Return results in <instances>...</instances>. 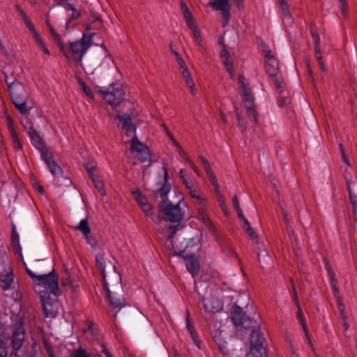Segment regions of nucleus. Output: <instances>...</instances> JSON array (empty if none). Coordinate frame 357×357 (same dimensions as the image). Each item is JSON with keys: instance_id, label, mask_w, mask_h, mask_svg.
I'll return each mask as SVG.
<instances>
[{"instance_id": "9", "label": "nucleus", "mask_w": 357, "mask_h": 357, "mask_svg": "<svg viewBox=\"0 0 357 357\" xmlns=\"http://www.w3.org/2000/svg\"><path fill=\"white\" fill-rule=\"evenodd\" d=\"M100 92L107 102L114 108L119 105L124 99V92L122 89L119 86L115 88L113 84L107 90H100Z\"/></svg>"}, {"instance_id": "20", "label": "nucleus", "mask_w": 357, "mask_h": 357, "mask_svg": "<svg viewBox=\"0 0 357 357\" xmlns=\"http://www.w3.org/2000/svg\"><path fill=\"white\" fill-rule=\"evenodd\" d=\"M183 79L185 80L186 86L190 89V92L192 95L195 94L196 89L195 87V83L191 77L190 73L188 70L186 65H183L182 67H179Z\"/></svg>"}, {"instance_id": "61", "label": "nucleus", "mask_w": 357, "mask_h": 357, "mask_svg": "<svg viewBox=\"0 0 357 357\" xmlns=\"http://www.w3.org/2000/svg\"><path fill=\"white\" fill-rule=\"evenodd\" d=\"M199 160H200V162H202V164L203 165V167H204V170L206 171V173L212 170L208 161L204 157L200 155Z\"/></svg>"}, {"instance_id": "62", "label": "nucleus", "mask_w": 357, "mask_h": 357, "mask_svg": "<svg viewBox=\"0 0 357 357\" xmlns=\"http://www.w3.org/2000/svg\"><path fill=\"white\" fill-rule=\"evenodd\" d=\"M339 147H340V152H341V155H342V158L343 160V161L347 164V166H349V167H351V163L349 161L347 155H346V153H345V151H344V146L342 145V144H339Z\"/></svg>"}, {"instance_id": "1", "label": "nucleus", "mask_w": 357, "mask_h": 357, "mask_svg": "<svg viewBox=\"0 0 357 357\" xmlns=\"http://www.w3.org/2000/svg\"><path fill=\"white\" fill-rule=\"evenodd\" d=\"M96 263L102 275L110 305L114 309H121L126 305V301L121 278L115 269L114 258L110 255L99 253L96 256Z\"/></svg>"}, {"instance_id": "39", "label": "nucleus", "mask_w": 357, "mask_h": 357, "mask_svg": "<svg viewBox=\"0 0 357 357\" xmlns=\"http://www.w3.org/2000/svg\"><path fill=\"white\" fill-rule=\"evenodd\" d=\"M179 177L182 180L183 184L188 189H191L193 187L192 181L188 177L186 171L181 169L179 172Z\"/></svg>"}, {"instance_id": "38", "label": "nucleus", "mask_w": 357, "mask_h": 357, "mask_svg": "<svg viewBox=\"0 0 357 357\" xmlns=\"http://www.w3.org/2000/svg\"><path fill=\"white\" fill-rule=\"evenodd\" d=\"M77 277L76 275H73L70 271L66 270L65 275L63 277L61 280L62 286H70L73 282L77 280Z\"/></svg>"}, {"instance_id": "33", "label": "nucleus", "mask_w": 357, "mask_h": 357, "mask_svg": "<svg viewBox=\"0 0 357 357\" xmlns=\"http://www.w3.org/2000/svg\"><path fill=\"white\" fill-rule=\"evenodd\" d=\"M245 109L248 116L255 125H257L258 112L256 109V105L245 107Z\"/></svg>"}, {"instance_id": "59", "label": "nucleus", "mask_w": 357, "mask_h": 357, "mask_svg": "<svg viewBox=\"0 0 357 357\" xmlns=\"http://www.w3.org/2000/svg\"><path fill=\"white\" fill-rule=\"evenodd\" d=\"M7 356L6 343L3 340H0V357H7Z\"/></svg>"}, {"instance_id": "50", "label": "nucleus", "mask_w": 357, "mask_h": 357, "mask_svg": "<svg viewBox=\"0 0 357 357\" xmlns=\"http://www.w3.org/2000/svg\"><path fill=\"white\" fill-rule=\"evenodd\" d=\"M220 10L222 11L221 22L222 24V26H225L229 23L230 16H231V14L229 12V8H225V9Z\"/></svg>"}, {"instance_id": "45", "label": "nucleus", "mask_w": 357, "mask_h": 357, "mask_svg": "<svg viewBox=\"0 0 357 357\" xmlns=\"http://www.w3.org/2000/svg\"><path fill=\"white\" fill-rule=\"evenodd\" d=\"M10 135L13 140V144L15 149H19L22 148L20 139L17 137V132L15 129L10 128Z\"/></svg>"}, {"instance_id": "55", "label": "nucleus", "mask_w": 357, "mask_h": 357, "mask_svg": "<svg viewBox=\"0 0 357 357\" xmlns=\"http://www.w3.org/2000/svg\"><path fill=\"white\" fill-rule=\"evenodd\" d=\"M223 63L227 68V70L232 77L234 76L233 62L229 60V58H225L224 59Z\"/></svg>"}, {"instance_id": "10", "label": "nucleus", "mask_w": 357, "mask_h": 357, "mask_svg": "<svg viewBox=\"0 0 357 357\" xmlns=\"http://www.w3.org/2000/svg\"><path fill=\"white\" fill-rule=\"evenodd\" d=\"M231 320L236 326L248 328L251 326V319L246 315L243 309L236 305L232 307Z\"/></svg>"}, {"instance_id": "54", "label": "nucleus", "mask_w": 357, "mask_h": 357, "mask_svg": "<svg viewBox=\"0 0 357 357\" xmlns=\"http://www.w3.org/2000/svg\"><path fill=\"white\" fill-rule=\"evenodd\" d=\"M33 37L35 38V40H36L37 43L38 44V45L42 48V50H43V52L46 54H50V52L48 50V49L47 48V47L45 45L44 43L43 42V40H41L40 36L38 35V33L33 34Z\"/></svg>"}, {"instance_id": "28", "label": "nucleus", "mask_w": 357, "mask_h": 357, "mask_svg": "<svg viewBox=\"0 0 357 357\" xmlns=\"http://www.w3.org/2000/svg\"><path fill=\"white\" fill-rule=\"evenodd\" d=\"M242 95L245 107L249 106H254L255 105L254 97L248 88L244 89V90L242 91Z\"/></svg>"}, {"instance_id": "35", "label": "nucleus", "mask_w": 357, "mask_h": 357, "mask_svg": "<svg viewBox=\"0 0 357 357\" xmlns=\"http://www.w3.org/2000/svg\"><path fill=\"white\" fill-rule=\"evenodd\" d=\"M297 307V317L302 325L305 336L308 337V330L305 321L304 315L299 303H295Z\"/></svg>"}, {"instance_id": "30", "label": "nucleus", "mask_w": 357, "mask_h": 357, "mask_svg": "<svg viewBox=\"0 0 357 357\" xmlns=\"http://www.w3.org/2000/svg\"><path fill=\"white\" fill-rule=\"evenodd\" d=\"M209 5L217 10L230 8L229 0H214Z\"/></svg>"}, {"instance_id": "37", "label": "nucleus", "mask_w": 357, "mask_h": 357, "mask_svg": "<svg viewBox=\"0 0 357 357\" xmlns=\"http://www.w3.org/2000/svg\"><path fill=\"white\" fill-rule=\"evenodd\" d=\"M46 165H47L50 172L52 174L55 176H60L62 174L61 168L59 166V165L54 160L48 162L47 163H46Z\"/></svg>"}, {"instance_id": "2", "label": "nucleus", "mask_w": 357, "mask_h": 357, "mask_svg": "<svg viewBox=\"0 0 357 357\" xmlns=\"http://www.w3.org/2000/svg\"><path fill=\"white\" fill-rule=\"evenodd\" d=\"M89 75L96 78L105 76L110 70L114 68V61L104 44L96 45L82 66Z\"/></svg>"}, {"instance_id": "47", "label": "nucleus", "mask_w": 357, "mask_h": 357, "mask_svg": "<svg viewBox=\"0 0 357 357\" xmlns=\"http://www.w3.org/2000/svg\"><path fill=\"white\" fill-rule=\"evenodd\" d=\"M189 190V194L191 197L195 198L196 199L195 204H202L205 202V199L200 196L199 192L197 190L193 189V187Z\"/></svg>"}, {"instance_id": "21", "label": "nucleus", "mask_w": 357, "mask_h": 357, "mask_svg": "<svg viewBox=\"0 0 357 357\" xmlns=\"http://www.w3.org/2000/svg\"><path fill=\"white\" fill-rule=\"evenodd\" d=\"M13 281V275L10 268L8 267L5 273L0 274V287L3 289H8L10 287V285Z\"/></svg>"}, {"instance_id": "43", "label": "nucleus", "mask_w": 357, "mask_h": 357, "mask_svg": "<svg viewBox=\"0 0 357 357\" xmlns=\"http://www.w3.org/2000/svg\"><path fill=\"white\" fill-rule=\"evenodd\" d=\"M281 9L283 12L284 17L288 20L289 22H291V15L290 13V10L289 9V6L287 3L286 0H278Z\"/></svg>"}, {"instance_id": "44", "label": "nucleus", "mask_w": 357, "mask_h": 357, "mask_svg": "<svg viewBox=\"0 0 357 357\" xmlns=\"http://www.w3.org/2000/svg\"><path fill=\"white\" fill-rule=\"evenodd\" d=\"M85 169H86L89 177L96 175L95 171L96 169V163L93 160H89L84 164Z\"/></svg>"}, {"instance_id": "3", "label": "nucleus", "mask_w": 357, "mask_h": 357, "mask_svg": "<svg viewBox=\"0 0 357 357\" xmlns=\"http://www.w3.org/2000/svg\"><path fill=\"white\" fill-rule=\"evenodd\" d=\"M95 33H84L80 40L70 43L68 48L63 44V49L59 48L67 59L72 58L76 64L82 66V57L86 51L92 45L91 38Z\"/></svg>"}, {"instance_id": "13", "label": "nucleus", "mask_w": 357, "mask_h": 357, "mask_svg": "<svg viewBox=\"0 0 357 357\" xmlns=\"http://www.w3.org/2000/svg\"><path fill=\"white\" fill-rule=\"evenodd\" d=\"M74 229L81 231L87 243L90 244L92 248H97L98 241L96 238L91 235V229L86 219L82 220L78 225L74 227Z\"/></svg>"}, {"instance_id": "8", "label": "nucleus", "mask_w": 357, "mask_h": 357, "mask_svg": "<svg viewBox=\"0 0 357 357\" xmlns=\"http://www.w3.org/2000/svg\"><path fill=\"white\" fill-rule=\"evenodd\" d=\"M344 178L346 181L347 189L349 195V201L353 206V215L354 221L357 222V177L353 180L347 169L345 170Z\"/></svg>"}, {"instance_id": "5", "label": "nucleus", "mask_w": 357, "mask_h": 357, "mask_svg": "<svg viewBox=\"0 0 357 357\" xmlns=\"http://www.w3.org/2000/svg\"><path fill=\"white\" fill-rule=\"evenodd\" d=\"M158 218L165 221L178 222L183 217V211L180 206V202L173 204L168 199L162 200L159 204Z\"/></svg>"}, {"instance_id": "58", "label": "nucleus", "mask_w": 357, "mask_h": 357, "mask_svg": "<svg viewBox=\"0 0 357 357\" xmlns=\"http://www.w3.org/2000/svg\"><path fill=\"white\" fill-rule=\"evenodd\" d=\"M22 19H23L24 23L26 24L27 27L29 29L30 31L33 33V35L36 33L37 31L35 29L33 24L31 22L30 20L27 17V15H24Z\"/></svg>"}, {"instance_id": "40", "label": "nucleus", "mask_w": 357, "mask_h": 357, "mask_svg": "<svg viewBox=\"0 0 357 357\" xmlns=\"http://www.w3.org/2000/svg\"><path fill=\"white\" fill-rule=\"evenodd\" d=\"M188 26L192 32L195 42L197 43V45H200V43H202V37L200 32L195 24V22H192L190 24H188Z\"/></svg>"}, {"instance_id": "24", "label": "nucleus", "mask_w": 357, "mask_h": 357, "mask_svg": "<svg viewBox=\"0 0 357 357\" xmlns=\"http://www.w3.org/2000/svg\"><path fill=\"white\" fill-rule=\"evenodd\" d=\"M243 228L252 241H254L256 244H258L259 243V236L255 233L253 228L251 227L248 220L243 222Z\"/></svg>"}, {"instance_id": "27", "label": "nucleus", "mask_w": 357, "mask_h": 357, "mask_svg": "<svg viewBox=\"0 0 357 357\" xmlns=\"http://www.w3.org/2000/svg\"><path fill=\"white\" fill-rule=\"evenodd\" d=\"M86 324L87 328L84 331V336L86 340L92 341L96 337L98 333L93 327V324L91 322L87 321Z\"/></svg>"}, {"instance_id": "42", "label": "nucleus", "mask_w": 357, "mask_h": 357, "mask_svg": "<svg viewBox=\"0 0 357 357\" xmlns=\"http://www.w3.org/2000/svg\"><path fill=\"white\" fill-rule=\"evenodd\" d=\"M43 310L46 317H54L56 315V311L53 307V303H42Z\"/></svg>"}, {"instance_id": "41", "label": "nucleus", "mask_w": 357, "mask_h": 357, "mask_svg": "<svg viewBox=\"0 0 357 357\" xmlns=\"http://www.w3.org/2000/svg\"><path fill=\"white\" fill-rule=\"evenodd\" d=\"M38 149L40 151L41 153V157L43 160H45V163H47L48 162H50L54 160L53 153L48 151V149L45 147V144L42 146L41 148H38Z\"/></svg>"}, {"instance_id": "29", "label": "nucleus", "mask_w": 357, "mask_h": 357, "mask_svg": "<svg viewBox=\"0 0 357 357\" xmlns=\"http://www.w3.org/2000/svg\"><path fill=\"white\" fill-rule=\"evenodd\" d=\"M167 170L165 168V182L163 185L157 191L156 195H159L163 199H167V195L170 190V186L167 184Z\"/></svg>"}, {"instance_id": "18", "label": "nucleus", "mask_w": 357, "mask_h": 357, "mask_svg": "<svg viewBox=\"0 0 357 357\" xmlns=\"http://www.w3.org/2000/svg\"><path fill=\"white\" fill-rule=\"evenodd\" d=\"M24 129L27 131L30 138L32 139L33 144L36 149L41 148L42 146L44 145V142L41 137L40 136L38 131L33 128V125H29V126L24 125Z\"/></svg>"}, {"instance_id": "53", "label": "nucleus", "mask_w": 357, "mask_h": 357, "mask_svg": "<svg viewBox=\"0 0 357 357\" xmlns=\"http://www.w3.org/2000/svg\"><path fill=\"white\" fill-rule=\"evenodd\" d=\"M335 300H336L338 310L340 314V318L344 319L345 316H347V315H346V313L344 311L345 308H344V305L342 303V298H341V297H337V298H335Z\"/></svg>"}, {"instance_id": "63", "label": "nucleus", "mask_w": 357, "mask_h": 357, "mask_svg": "<svg viewBox=\"0 0 357 357\" xmlns=\"http://www.w3.org/2000/svg\"><path fill=\"white\" fill-rule=\"evenodd\" d=\"M278 105H279L280 107H282V106H284V105H285L289 104V103L290 102V99H289V97H287V96H281L279 98V99H278Z\"/></svg>"}, {"instance_id": "57", "label": "nucleus", "mask_w": 357, "mask_h": 357, "mask_svg": "<svg viewBox=\"0 0 357 357\" xmlns=\"http://www.w3.org/2000/svg\"><path fill=\"white\" fill-rule=\"evenodd\" d=\"M22 19H23L24 23L26 24L27 27L29 29L30 31L33 33V35L36 33L37 31L35 29L33 24L31 22L30 20L27 17V15H24Z\"/></svg>"}, {"instance_id": "4", "label": "nucleus", "mask_w": 357, "mask_h": 357, "mask_svg": "<svg viewBox=\"0 0 357 357\" xmlns=\"http://www.w3.org/2000/svg\"><path fill=\"white\" fill-rule=\"evenodd\" d=\"M43 261H34L32 262V267L37 271L38 274H35L29 268L26 267V270L32 279L39 280L40 282L43 283V285L48 291H50L55 296L60 295L61 291L58 287V278L54 274V270L48 273H40L39 271V267L43 264Z\"/></svg>"}, {"instance_id": "51", "label": "nucleus", "mask_w": 357, "mask_h": 357, "mask_svg": "<svg viewBox=\"0 0 357 357\" xmlns=\"http://www.w3.org/2000/svg\"><path fill=\"white\" fill-rule=\"evenodd\" d=\"M133 195L137 203L142 206L146 202H147L146 198L143 196L139 190L133 192Z\"/></svg>"}, {"instance_id": "49", "label": "nucleus", "mask_w": 357, "mask_h": 357, "mask_svg": "<svg viewBox=\"0 0 357 357\" xmlns=\"http://www.w3.org/2000/svg\"><path fill=\"white\" fill-rule=\"evenodd\" d=\"M34 289L36 292L40 296V297L42 296V294L48 291L43 285V283L40 282L39 280H36L34 282Z\"/></svg>"}, {"instance_id": "16", "label": "nucleus", "mask_w": 357, "mask_h": 357, "mask_svg": "<svg viewBox=\"0 0 357 357\" xmlns=\"http://www.w3.org/2000/svg\"><path fill=\"white\" fill-rule=\"evenodd\" d=\"M58 5H63L64 6V9L66 12L70 13L68 14V17L66 20V27L68 29L70 24L72 21L77 20L80 16V13L77 11L75 8L70 4V3H63V1H59Z\"/></svg>"}, {"instance_id": "7", "label": "nucleus", "mask_w": 357, "mask_h": 357, "mask_svg": "<svg viewBox=\"0 0 357 357\" xmlns=\"http://www.w3.org/2000/svg\"><path fill=\"white\" fill-rule=\"evenodd\" d=\"M129 150L131 153L137 157L141 162H144L149 161L151 162V152L149 148L142 144L136 135H134L130 141Z\"/></svg>"}, {"instance_id": "22", "label": "nucleus", "mask_w": 357, "mask_h": 357, "mask_svg": "<svg viewBox=\"0 0 357 357\" xmlns=\"http://www.w3.org/2000/svg\"><path fill=\"white\" fill-rule=\"evenodd\" d=\"M213 337L214 341L218 345L220 350L223 354H226L227 353V350L226 348V341L225 337L222 335V331L220 329H216L213 331Z\"/></svg>"}, {"instance_id": "12", "label": "nucleus", "mask_w": 357, "mask_h": 357, "mask_svg": "<svg viewBox=\"0 0 357 357\" xmlns=\"http://www.w3.org/2000/svg\"><path fill=\"white\" fill-rule=\"evenodd\" d=\"M116 119H119L122 125V128L125 130L126 135L133 137L135 135L136 126L132 122V118L126 113L119 112L116 114Z\"/></svg>"}, {"instance_id": "56", "label": "nucleus", "mask_w": 357, "mask_h": 357, "mask_svg": "<svg viewBox=\"0 0 357 357\" xmlns=\"http://www.w3.org/2000/svg\"><path fill=\"white\" fill-rule=\"evenodd\" d=\"M223 63L227 68V70L232 77L234 76L233 62L229 60V58H225L224 59Z\"/></svg>"}, {"instance_id": "14", "label": "nucleus", "mask_w": 357, "mask_h": 357, "mask_svg": "<svg viewBox=\"0 0 357 357\" xmlns=\"http://www.w3.org/2000/svg\"><path fill=\"white\" fill-rule=\"evenodd\" d=\"M178 255L183 258L185 261L187 270L191 273L192 276L195 278L197 275L200 268L198 259L194 255H182L181 254H178Z\"/></svg>"}, {"instance_id": "64", "label": "nucleus", "mask_w": 357, "mask_h": 357, "mask_svg": "<svg viewBox=\"0 0 357 357\" xmlns=\"http://www.w3.org/2000/svg\"><path fill=\"white\" fill-rule=\"evenodd\" d=\"M141 208L146 215H151L152 214V207L148 202L141 206Z\"/></svg>"}, {"instance_id": "15", "label": "nucleus", "mask_w": 357, "mask_h": 357, "mask_svg": "<svg viewBox=\"0 0 357 357\" xmlns=\"http://www.w3.org/2000/svg\"><path fill=\"white\" fill-rule=\"evenodd\" d=\"M204 307L206 312L215 313L220 312L222 308V302L217 298L211 297L204 299Z\"/></svg>"}, {"instance_id": "17", "label": "nucleus", "mask_w": 357, "mask_h": 357, "mask_svg": "<svg viewBox=\"0 0 357 357\" xmlns=\"http://www.w3.org/2000/svg\"><path fill=\"white\" fill-rule=\"evenodd\" d=\"M196 205L197 206V211H198L199 218L202 220V222L205 224V225L208 229H209L211 231H213L214 226L205 212V211H206L205 202L202 203V204H197Z\"/></svg>"}, {"instance_id": "34", "label": "nucleus", "mask_w": 357, "mask_h": 357, "mask_svg": "<svg viewBox=\"0 0 357 357\" xmlns=\"http://www.w3.org/2000/svg\"><path fill=\"white\" fill-rule=\"evenodd\" d=\"M47 26L54 40V41L57 43L59 48L63 49V43L61 40V36L56 32V31L54 29L53 26L50 22L49 19H47L46 20Z\"/></svg>"}, {"instance_id": "26", "label": "nucleus", "mask_w": 357, "mask_h": 357, "mask_svg": "<svg viewBox=\"0 0 357 357\" xmlns=\"http://www.w3.org/2000/svg\"><path fill=\"white\" fill-rule=\"evenodd\" d=\"M180 4H181V10H182V13H183V17L185 18L187 25L190 24L192 22H195V18L192 16V14L190 12V10H189L186 3L183 1H181Z\"/></svg>"}, {"instance_id": "60", "label": "nucleus", "mask_w": 357, "mask_h": 357, "mask_svg": "<svg viewBox=\"0 0 357 357\" xmlns=\"http://www.w3.org/2000/svg\"><path fill=\"white\" fill-rule=\"evenodd\" d=\"M206 174L208 176V178L210 182L214 187L218 185V182L217 178H216L215 174L213 173V170L209 171L208 172H206Z\"/></svg>"}, {"instance_id": "6", "label": "nucleus", "mask_w": 357, "mask_h": 357, "mask_svg": "<svg viewBox=\"0 0 357 357\" xmlns=\"http://www.w3.org/2000/svg\"><path fill=\"white\" fill-rule=\"evenodd\" d=\"M264 53L266 58V72L274 81L276 87L282 92L284 90V82L280 74L278 62L271 50H265Z\"/></svg>"}, {"instance_id": "31", "label": "nucleus", "mask_w": 357, "mask_h": 357, "mask_svg": "<svg viewBox=\"0 0 357 357\" xmlns=\"http://www.w3.org/2000/svg\"><path fill=\"white\" fill-rule=\"evenodd\" d=\"M90 178L91 179L95 188L100 192L101 195L105 196L106 195V190L104 187V183L99 176L96 174L95 176H92Z\"/></svg>"}, {"instance_id": "52", "label": "nucleus", "mask_w": 357, "mask_h": 357, "mask_svg": "<svg viewBox=\"0 0 357 357\" xmlns=\"http://www.w3.org/2000/svg\"><path fill=\"white\" fill-rule=\"evenodd\" d=\"M234 110L238 125L242 128V131L245 132L246 130L247 126L243 121V118L242 115L238 112V108L236 106L234 107Z\"/></svg>"}, {"instance_id": "48", "label": "nucleus", "mask_w": 357, "mask_h": 357, "mask_svg": "<svg viewBox=\"0 0 357 357\" xmlns=\"http://www.w3.org/2000/svg\"><path fill=\"white\" fill-rule=\"evenodd\" d=\"M77 82L83 92L90 98H93V94L91 91L90 88L82 81L79 77L77 79Z\"/></svg>"}, {"instance_id": "46", "label": "nucleus", "mask_w": 357, "mask_h": 357, "mask_svg": "<svg viewBox=\"0 0 357 357\" xmlns=\"http://www.w3.org/2000/svg\"><path fill=\"white\" fill-rule=\"evenodd\" d=\"M70 357H91V354L88 353L86 349L79 347L71 352Z\"/></svg>"}, {"instance_id": "32", "label": "nucleus", "mask_w": 357, "mask_h": 357, "mask_svg": "<svg viewBox=\"0 0 357 357\" xmlns=\"http://www.w3.org/2000/svg\"><path fill=\"white\" fill-rule=\"evenodd\" d=\"M326 266H327L328 273V275H329V278L331 280L333 292L334 294L335 298H337V297H340V296H339V290L335 285V273L333 271L331 266L328 264V263L326 264Z\"/></svg>"}, {"instance_id": "25", "label": "nucleus", "mask_w": 357, "mask_h": 357, "mask_svg": "<svg viewBox=\"0 0 357 357\" xmlns=\"http://www.w3.org/2000/svg\"><path fill=\"white\" fill-rule=\"evenodd\" d=\"M264 347L261 333L259 330H253L250 335V347Z\"/></svg>"}, {"instance_id": "36", "label": "nucleus", "mask_w": 357, "mask_h": 357, "mask_svg": "<svg viewBox=\"0 0 357 357\" xmlns=\"http://www.w3.org/2000/svg\"><path fill=\"white\" fill-rule=\"evenodd\" d=\"M250 355L251 357H266V349L264 347H250Z\"/></svg>"}, {"instance_id": "11", "label": "nucleus", "mask_w": 357, "mask_h": 357, "mask_svg": "<svg viewBox=\"0 0 357 357\" xmlns=\"http://www.w3.org/2000/svg\"><path fill=\"white\" fill-rule=\"evenodd\" d=\"M25 339V331L22 324H19L14 327L11 337V344L16 354V351L19 350L23 345Z\"/></svg>"}, {"instance_id": "23", "label": "nucleus", "mask_w": 357, "mask_h": 357, "mask_svg": "<svg viewBox=\"0 0 357 357\" xmlns=\"http://www.w3.org/2000/svg\"><path fill=\"white\" fill-rule=\"evenodd\" d=\"M186 322H187V328L188 329L189 333H190L191 337L194 342V343L197 345L198 348H200V342L197 339V334L196 333L195 328L193 326L192 321L190 319V313L188 311L186 315Z\"/></svg>"}, {"instance_id": "19", "label": "nucleus", "mask_w": 357, "mask_h": 357, "mask_svg": "<svg viewBox=\"0 0 357 357\" xmlns=\"http://www.w3.org/2000/svg\"><path fill=\"white\" fill-rule=\"evenodd\" d=\"M139 329L142 333L145 334V332H147L151 337L158 340V335L153 329L151 323L146 317H142Z\"/></svg>"}]
</instances>
